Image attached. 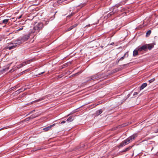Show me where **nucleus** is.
<instances>
[{"mask_svg":"<svg viewBox=\"0 0 158 158\" xmlns=\"http://www.w3.org/2000/svg\"><path fill=\"white\" fill-rule=\"evenodd\" d=\"M23 27H21L20 28H19V29H18L17 30V31H21V30H23Z\"/></svg>","mask_w":158,"mask_h":158,"instance_id":"nucleus-22","label":"nucleus"},{"mask_svg":"<svg viewBox=\"0 0 158 158\" xmlns=\"http://www.w3.org/2000/svg\"><path fill=\"white\" fill-rule=\"evenodd\" d=\"M8 69V68H6V69H3V70H2V71H0V73H4Z\"/></svg>","mask_w":158,"mask_h":158,"instance_id":"nucleus-17","label":"nucleus"},{"mask_svg":"<svg viewBox=\"0 0 158 158\" xmlns=\"http://www.w3.org/2000/svg\"><path fill=\"white\" fill-rule=\"evenodd\" d=\"M77 25L76 24H75L72 26H71L67 30V31H69L72 29L74 27H75L77 26Z\"/></svg>","mask_w":158,"mask_h":158,"instance_id":"nucleus-11","label":"nucleus"},{"mask_svg":"<svg viewBox=\"0 0 158 158\" xmlns=\"http://www.w3.org/2000/svg\"><path fill=\"white\" fill-rule=\"evenodd\" d=\"M131 148H132V147H131V146L129 147H128L126 148L124 150H123L122 151V152H124L127 151L129 150L130 149H131Z\"/></svg>","mask_w":158,"mask_h":158,"instance_id":"nucleus-13","label":"nucleus"},{"mask_svg":"<svg viewBox=\"0 0 158 158\" xmlns=\"http://www.w3.org/2000/svg\"><path fill=\"white\" fill-rule=\"evenodd\" d=\"M112 12H111L110 13V15H112Z\"/></svg>","mask_w":158,"mask_h":158,"instance_id":"nucleus-28","label":"nucleus"},{"mask_svg":"<svg viewBox=\"0 0 158 158\" xmlns=\"http://www.w3.org/2000/svg\"><path fill=\"white\" fill-rule=\"evenodd\" d=\"M4 129H5L4 128H2L0 129V131L1 130H2Z\"/></svg>","mask_w":158,"mask_h":158,"instance_id":"nucleus-27","label":"nucleus"},{"mask_svg":"<svg viewBox=\"0 0 158 158\" xmlns=\"http://www.w3.org/2000/svg\"><path fill=\"white\" fill-rule=\"evenodd\" d=\"M154 80H155L154 78H153L151 80H150L148 81L150 83H151L153 82V81H154Z\"/></svg>","mask_w":158,"mask_h":158,"instance_id":"nucleus-19","label":"nucleus"},{"mask_svg":"<svg viewBox=\"0 0 158 158\" xmlns=\"http://www.w3.org/2000/svg\"><path fill=\"white\" fill-rule=\"evenodd\" d=\"M138 94V93L137 92H135L134 94V95H136Z\"/></svg>","mask_w":158,"mask_h":158,"instance_id":"nucleus-25","label":"nucleus"},{"mask_svg":"<svg viewBox=\"0 0 158 158\" xmlns=\"http://www.w3.org/2000/svg\"><path fill=\"white\" fill-rule=\"evenodd\" d=\"M157 131L158 132V129L157 130Z\"/></svg>","mask_w":158,"mask_h":158,"instance_id":"nucleus-31","label":"nucleus"},{"mask_svg":"<svg viewBox=\"0 0 158 158\" xmlns=\"http://www.w3.org/2000/svg\"><path fill=\"white\" fill-rule=\"evenodd\" d=\"M102 113V111L101 110H99L97 111V114L98 115L101 114Z\"/></svg>","mask_w":158,"mask_h":158,"instance_id":"nucleus-21","label":"nucleus"},{"mask_svg":"<svg viewBox=\"0 0 158 158\" xmlns=\"http://www.w3.org/2000/svg\"><path fill=\"white\" fill-rule=\"evenodd\" d=\"M42 100V99H39L36 100L33 102H32L31 103V104H33L34 102H37Z\"/></svg>","mask_w":158,"mask_h":158,"instance_id":"nucleus-18","label":"nucleus"},{"mask_svg":"<svg viewBox=\"0 0 158 158\" xmlns=\"http://www.w3.org/2000/svg\"><path fill=\"white\" fill-rule=\"evenodd\" d=\"M151 30H148L146 33V36L147 37L149 36L151 34Z\"/></svg>","mask_w":158,"mask_h":158,"instance_id":"nucleus-14","label":"nucleus"},{"mask_svg":"<svg viewBox=\"0 0 158 158\" xmlns=\"http://www.w3.org/2000/svg\"><path fill=\"white\" fill-rule=\"evenodd\" d=\"M147 84L146 83H143L140 88V90L143 89L144 88L146 87L147 86Z\"/></svg>","mask_w":158,"mask_h":158,"instance_id":"nucleus-10","label":"nucleus"},{"mask_svg":"<svg viewBox=\"0 0 158 158\" xmlns=\"http://www.w3.org/2000/svg\"><path fill=\"white\" fill-rule=\"evenodd\" d=\"M21 17H22V15H20V16L18 17L17 19H20L21 18Z\"/></svg>","mask_w":158,"mask_h":158,"instance_id":"nucleus-26","label":"nucleus"},{"mask_svg":"<svg viewBox=\"0 0 158 158\" xmlns=\"http://www.w3.org/2000/svg\"><path fill=\"white\" fill-rule=\"evenodd\" d=\"M147 44H146L141 47H138V50L139 51H142L143 50L146 51L147 49Z\"/></svg>","mask_w":158,"mask_h":158,"instance_id":"nucleus-4","label":"nucleus"},{"mask_svg":"<svg viewBox=\"0 0 158 158\" xmlns=\"http://www.w3.org/2000/svg\"><path fill=\"white\" fill-rule=\"evenodd\" d=\"M2 40V38L0 37V41Z\"/></svg>","mask_w":158,"mask_h":158,"instance_id":"nucleus-29","label":"nucleus"},{"mask_svg":"<svg viewBox=\"0 0 158 158\" xmlns=\"http://www.w3.org/2000/svg\"><path fill=\"white\" fill-rule=\"evenodd\" d=\"M137 135L136 134L132 135L129 137L127 139L123 141L120 143L119 146L120 147H122L127 144H128L129 143L134 140L137 137Z\"/></svg>","mask_w":158,"mask_h":158,"instance_id":"nucleus-2","label":"nucleus"},{"mask_svg":"<svg viewBox=\"0 0 158 158\" xmlns=\"http://www.w3.org/2000/svg\"><path fill=\"white\" fill-rule=\"evenodd\" d=\"M55 124L54 123V124H53L52 125H50V126H49L46 127H45V128H43V130L45 131H48L50 129H51V128L55 126Z\"/></svg>","mask_w":158,"mask_h":158,"instance_id":"nucleus-6","label":"nucleus"},{"mask_svg":"<svg viewBox=\"0 0 158 158\" xmlns=\"http://www.w3.org/2000/svg\"><path fill=\"white\" fill-rule=\"evenodd\" d=\"M147 48L149 50L151 49L154 47V45L153 44H147Z\"/></svg>","mask_w":158,"mask_h":158,"instance_id":"nucleus-9","label":"nucleus"},{"mask_svg":"<svg viewBox=\"0 0 158 158\" xmlns=\"http://www.w3.org/2000/svg\"><path fill=\"white\" fill-rule=\"evenodd\" d=\"M44 73V72H43L41 74H42L43 73Z\"/></svg>","mask_w":158,"mask_h":158,"instance_id":"nucleus-30","label":"nucleus"},{"mask_svg":"<svg viewBox=\"0 0 158 158\" xmlns=\"http://www.w3.org/2000/svg\"><path fill=\"white\" fill-rule=\"evenodd\" d=\"M138 51H139V50H138V48H136L135 50H134V51L133 52V56H135L138 55Z\"/></svg>","mask_w":158,"mask_h":158,"instance_id":"nucleus-7","label":"nucleus"},{"mask_svg":"<svg viewBox=\"0 0 158 158\" xmlns=\"http://www.w3.org/2000/svg\"><path fill=\"white\" fill-rule=\"evenodd\" d=\"M28 61H27V62H28ZM29 63H27V64Z\"/></svg>","mask_w":158,"mask_h":158,"instance_id":"nucleus-32","label":"nucleus"},{"mask_svg":"<svg viewBox=\"0 0 158 158\" xmlns=\"http://www.w3.org/2000/svg\"><path fill=\"white\" fill-rule=\"evenodd\" d=\"M26 64V62H23V63H22L21 64V66L25 65ZM20 67H21V66H20Z\"/></svg>","mask_w":158,"mask_h":158,"instance_id":"nucleus-23","label":"nucleus"},{"mask_svg":"<svg viewBox=\"0 0 158 158\" xmlns=\"http://www.w3.org/2000/svg\"><path fill=\"white\" fill-rule=\"evenodd\" d=\"M39 32V30L37 29V28H35V26L33 28V30L31 31V33H37Z\"/></svg>","mask_w":158,"mask_h":158,"instance_id":"nucleus-8","label":"nucleus"},{"mask_svg":"<svg viewBox=\"0 0 158 158\" xmlns=\"http://www.w3.org/2000/svg\"><path fill=\"white\" fill-rule=\"evenodd\" d=\"M126 53H125V54H124V56H123V57H122L120 58V59H119V60H123V59H124V57L126 55Z\"/></svg>","mask_w":158,"mask_h":158,"instance_id":"nucleus-20","label":"nucleus"},{"mask_svg":"<svg viewBox=\"0 0 158 158\" xmlns=\"http://www.w3.org/2000/svg\"><path fill=\"white\" fill-rule=\"evenodd\" d=\"M22 43L21 40L20 38H19L16 40L14 41V42H11L8 44V45L7 46V48L9 49V50H11L14 48L17 45H19Z\"/></svg>","mask_w":158,"mask_h":158,"instance_id":"nucleus-1","label":"nucleus"},{"mask_svg":"<svg viewBox=\"0 0 158 158\" xmlns=\"http://www.w3.org/2000/svg\"><path fill=\"white\" fill-rule=\"evenodd\" d=\"M73 120V118L72 116L69 117V118L67 120V121L69 122H72Z\"/></svg>","mask_w":158,"mask_h":158,"instance_id":"nucleus-12","label":"nucleus"},{"mask_svg":"<svg viewBox=\"0 0 158 158\" xmlns=\"http://www.w3.org/2000/svg\"><path fill=\"white\" fill-rule=\"evenodd\" d=\"M43 27V24L42 23H39L35 26V28L38 29L39 31L42 29Z\"/></svg>","mask_w":158,"mask_h":158,"instance_id":"nucleus-5","label":"nucleus"},{"mask_svg":"<svg viewBox=\"0 0 158 158\" xmlns=\"http://www.w3.org/2000/svg\"><path fill=\"white\" fill-rule=\"evenodd\" d=\"M30 34H29L27 35H25L23 36V37H19V38L23 43V42L29 39L30 37Z\"/></svg>","mask_w":158,"mask_h":158,"instance_id":"nucleus-3","label":"nucleus"},{"mask_svg":"<svg viewBox=\"0 0 158 158\" xmlns=\"http://www.w3.org/2000/svg\"><path fill=\"white\" fill-rule=\"evenodd\" d=\"M66 121H62L61 122V124H63V123H65Z\"/></svg>","mask_w":158,"mask_h":158,"instance_id":"nucleus-24","label":"nucleus"},{"mask_svg":"<svg viewBox=\"0 0 158 158\" xmlns=\"http://www.w3.org/2000/svg\"><path fill=\"white\" fill-rule=\"evenodd\" d=\"M97 76H93L90 77L89 80H93L97 78Z\"/></svg>","mask_w":158,"mask_h":158,"instance_id":"nucleus-15","label":"nucleus"},{"mask_svg":"<svg viewBox=\"0 0 158 158\" xmlns=\"http://www.w3.org/2000/svg\"><path fill=\"white\" fill-rule=\"evenodd\" d=\"M8 19H4L2 21V23L4 24H6L8 21Z\"/></svg>","mask_w":158,"mask_h":158,"instance_id":"nucleus-16","label":"nucleus"}]
</instances>
